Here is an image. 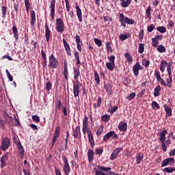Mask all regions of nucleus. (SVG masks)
Wrapping results in <instances>:
<instances>
[{"instance_id": "nucleus-41", "label": "nucleus", "mask_w": 175, "mask_h": 175, "mask_svg": "<svg viewBox=\"0 0 175 175\" xmlns=\"http://www.w3.org/2000/svg\"><path fill=\"white\" fill-rule=\"evenodd\" d=\"M163 172H165V173H173V172H175V167H165L163 170Z\"/></svg>"}, {"instance_id": "nucleus-44", "label": "nucleus", "mask_w": 175, "mask_h": 175, "mask_svg": "<svg viewBox=\"0 0 175 175\" xmlns=\"http://www.w3.org/2000/svg\"><path fill=\"white\" fill-rule=\"evenodd\" d=\"M139 47L138 53H139V54H143V53H144V44H139Z\"/></svg>"}, {"instance_id": "nucleus-26", "label": "nucleus", "mask_w": 175, "mask_h": 175, "mask_svg": "<svg viewBox=\"0 0 175 175\" xmlns=\"http://www.w3.org/2000/svg\"><path fill=\"white\" fill-rule=\"evenodd\" d=\"M94 151L91 149L88 150V162L90 163H91V162H92V161H94Z\"/></svg>"}, {"instance_id": "nucleus-9", "label": "nucleus", "mask_w": 175, "mask_h": 175, "mask_svg": "<svg viewBox=\"0 0 175 175\" xmlns=\"http://www.w3.org/2000/svg\"><path fill=\"white\" fill-rule=\"evenodd\" d=\"M167 165H170V166H173V165H174V158L170 157L165 159L161 163V167L167 166Z\"/></svg>"}, {"instance_id": "nucleus-3", "label": "nucleus", "mask_w": 175, "mask_h": 175, "mask_svg": "<svg viewBox=\"0 0 175 175\" xmlns=\"http://www.w3.org/2000/svg\"><path fill=\"white\" fill-rule=\"evenodd\" d=\"M59 64V63L58 62V59H57L55 56H54V54L52 53L49 57V68L51 69H57L58 68Z\"/></svg>"}, {"instance_id": "nucleus-61", "label": "nucleus", "mask_w": 175, "mask_h": 175, "mask_svg": "<svg viewBox=\"0 0 175 175\" xmlns=\"http://www.w3.org/2000/svg\"><path fill=\"white\" fill-rule=\"evenodd\" d=\"M62 111L64 113V116H65V117L68 116V110L66 109V107L62 106Z\"/></svg>"}, {"instance_id": "nucleus-55", "label": "nucleus", "mask_w": 175, "mask_h": 175, "mask_svg": "<svg viewBox=\"0 0 175 175\" xmlns=\"http://www.w3.org/2000/svg\"><path fill=\"white\" fill-rule=\"evenodd\" d=\"M144 38V30L142 29L139 33V40H143V38Z\"/></svg>"}, {"instance_id": "nucleus-56", "label": "nucleus", "mask_w": 175, "mask_h": 175, "mask_svg": "<svg viewBox=\"0 0 175 175\" xmlns=\"http://www.w3.org/2000/svg\"><path fill=\"white\" fill-rule=\"evenodd\" d=\"M110 139V132H108L103 137V142H107Z\"/></svg>"}, {"instance_id": "nucleus-45", "label": "nucleus", "mask_w": 175, "mask_h": 175, "mask_svg": "<svg viewBox=\"0 0 175 175\" xmlns=\"http://www.w3.org/2000/svg\"><path fill=\"white\" fill-rule=\"evenodd\" d=\"M157 29L160 32V33H165L166 32V28L165 26L158 27Z\"/></svg>"}, {"instance_id": "nucleus-23", "label": "nucleus", "mask_w": 175, "mask_h": 175, "mask_svg": "<svg viewBox=\"0 0 175 175\" xmlns=\"http://www.w3.org/2000/svg\"><path fill=\"white\" fill-rule=\"evenodd\" d=\"M118 129L121 132H126L128 131V124L124 122H120L118 125Z\"/></svg>"}, {"instance_id": "nucleus-20", "label": "nucleus", "mask_w": 175, "mask_h": 175, "mask_svg": "<svg viewBox=\"0 0 175 175\" xmlns=\"http://www.w3.org/2000/svg\"><path fill=\"white\" fill-rule=\"evenodd\" d=\"M41 55L42 57V68L43 69H47V56L43 49L41 50Z\"/></svg>"}, {"instance_id": "nucleus-37", "label": "nucleus", "mask_w": 175, "mask_h": 175, "mask_svg": "<svg viewBox=\"0 0 175 175\" xmlns=\"http://www.w3.org/2000/svg\"><path fill=\"white\" fill-rule=\"evenodd\" d=\"M94 80L97 85L100 84V79L99 78V74H98V71H94Z\"/></svg>"}, {"instance_id": "nucleus-25", "label": "nucleus", "mask_w": 175, "mask_h": 175, "mask_svg": "<svg viewBox=\"0 0 175 175\" xmlns=\"http://www.w3.org/2000/svg\"><path fill=\"white\" fill-rule=\"evenodd\" d=\"M75 40H76V43H77V50L81 52V40L80 39V36L76 35Z\"/></svg>"}, {"instance_id": "nucleus-57", "label": "nucleus", "mask_w": 175, "mask_h": 175, "mask_svg": "<svg viewBox=\"0 0 175 175\" xmlns=\"http://www.w3.org/2000/svg\"><path fill=\"white\" fill-rule=\"evenodd\" d=\"M116 110H118V106H114L112 108H111V109H110V114H111V116L113 113H116Z\"/></svg>"}, {"instance_id": "nucleus-38", "label": "nucleus", "mask_w": 175, "mask_h": 175, "mask_svg": "<svg viewBox=\"0 0 175 175\" xmlns=\"http://www.w3.org/2000/svg\"><path fill=\"white\" fill-rule=\"evenodd\" d=\"M25 7L27 13H29V9H31V3L29 2V0H25Z\"/></svg>"}, {"instance_id": "nucleus-49", "label": "nucleus", "mask_w": 175, "mask_h": 175, "mask_svg": "<svg viewBox=\"0 0 175 175\" xmlns=\"http://www.w3.org/2000/svg\"><path fill=\"white\" fill-rule=\"evenodd\" d=\"M102 132H103V126H98V130L96 133V135L97 136H100V135H102Z\"/></svg>"}, {"instance_id": "nucleus-42", "label": "nucleus", "mask_w": 175, "mask_h": 175, "mask_svg": "<svg viewBox=\"0 0 175 175\" xmlns=\"http://www.w3.org/2000/svg\"><path fill=\"white\" fill-rule=\"evenodd\" d=\"M157 51H159V53H166V48H165V46L160 44L157 47Z\"/></svg>"}, {"instance_id": "nucleus-28", "label": "nucleus", "mask_w": 175, "mask_h": 175, "mask_svg": "<svg viewBox=\"0 0 175 175\" xmlns=\"http://www.w3.org/2000/svg\"><path fill=\"white\" fill-rule=\"evenodd\" d=\"M167 66V62L162 59L161 61V66H160V70L163 73L165 72V69H166V67Z\"/></svg>"}, {"instance_id": "nucleus-46", "label": "nucleus", "mask_w": 175, "mask_h": 175, "mask_svg": "<svg viewBox=\"0 0 175 175\" xmlns=\"http://www.w3.org/2000/svg\"><path fill=\"white\" fill-rule=\"evenodd\" d=\"M101 120L104 122H107L110 120V116L107 114L101 116Z\"/></svg>"}, {"instance_id": "nucleus-10", "label": "nucleus", "mask_w": 175, "mask_h": 175, "mask_svg": "<svg viewBox=\"0 0 175 175\" xmlns=\"http://www.w3.org/2000/svg\"><path fill=\"white\" fill-rule=\"evenodd\" d=\"M9 159V152H6L5 154H3L0 160V166L1 169H3L7 165L6 161Z\"/></svg>"}, {"instance_id": "nucleus-53", "label": "nucleus", "mask_w": 175, "mask_h": 175, "mask_svg": "<svg viewBox=\"0 0 175 175\" xmlns=\"http://www.w3.org/2000/svg\"><path fill=\"white\" fill-rule=\"evenodd\" d=\"M6 11H7L6 7L3 6L1 8V12H2V17L3 18H6Z\"/></svg>"}, {"instance_id": "nucleus-22", "label": "nucleus", "mask_w": 175, "mask_h": 175, "mask_svg": "<svg viewBox=\"0 0 175 175\" xmlns=\"http://www.w3.org/2000/svg\"><path fill=\"white\" fill-rule=\"evenodd\" d=\"M88 129V118L87 116H85L83 120V129H82L83 135H85V133H87Z\"/></svg>"}, {"instance_id": "nucleus-63", "label": "nucleus", "mask_w": 175, "mask_h": 175, "mask_svg": "<svg viewBox=\"0 0 175 175\" xmlns=\"http://www.w3.org/2000/svg\"><path fill=\"white\" fill-rule=\"evenodd\" d=\"M51 87H53V85L51 84V82L46 83V89L49 91V90H51Z\"/></svg>"}, {"instance_id": "nucleus-31", "label": "nucleus", "mask_w": 175, "mask_h": 175, "mask_svg": "<svg viewBox=\"0 0 175 175\" xmlns=\"http://www.w3.org/2000/svg\"><path fill=\"white\" fill-rule=\"evenodd\" d=\"M12 31L15 40H18V30L17 29V27L16 25L12 26Z\"/></svg>"}, {"instance_id": "nucleus-54", "label": "nucleus", "mask_w": 175, "mask_h": 175, "mask_svg": "<svg viewBox=\"0 0 175 175\" xmlns=\"http://www.w3.org/2000/svg\"><path fill=\"white\" fill-rule=\"evenodd\" d=\"M136 98V93L133 92L131 93L130 95L127 97L128 100H131L132 99H135Z\"/></svg>"}, {"instance_id": "nucleus-39", "label": "nucleus", "mask_w": 175, "mask_h": 175, "mask_svg": "<svg viewBox=\"0 0 175 175\" xmlns=\"http://www.w3.org/2000/svg\"><path fill=\"white\" fill-rule=\"evenodd\" d=\"M162 90L161 88V85H158L155 88H154V96H159V92Z\"/></svg>"}, {"instance_id": "nucleus-11", "label": "nucleus", "mask_w": 175, "mask_h": 175, "mask_svg": "<svg viewBox=\"0 0 175 175\" xmlns=\"http://www.w3.org/2000/svg\"><path fill=\"white\" fill-rule=\"evenodd\" d=\"M142 69H143V66L140 65V63H139V62H137L133 67V71L136 77L139 76V70H142Z\"/></svg>"}, {"instance_id": "nucleus-51", "label": "nucleus", "mask_w": 175, "mask_h": 175, "mask_svg": "<svg viewBox=\"0 0 175 175\" xmlns=\"http://www.w3.org/2000/svg\"><path fill=\"white\" fill-rule=\"evenodd\" d=\"M152 107L153 109H161V106H159V104H158V103H157V101H152Z\"/></svg>"}, {"instance_id": "nucleus-14", "label": "nucleus", "mask_w": 175, "mask_h": 175, "mask_svg": "<svg viewBox=\"0 0 175 175\" xmlns=\"http://www.w3.org/2000/svg\"><path fill=\"white\" fill-rule=\"evenodd\" d=\"M45 38L47 43L50 42V36H51V31L50 30V27H49V25L47 23H45Z\"/></svg>"}, {"instance_id": "nucleus-36", "label": "nucleus", "mask_w": 175, "mask_h": 175, "mask_svg": "<svg viewBox=\"0 0 175 175\" xmlns=\"http://www.w3.org/2000/svg\"><path fill=\"white\" fill-rule=\"evenodd\" d=\"M120 2H122L121 5L122 8H128V6L131 5V2H132V0H120Z\"/></svg>"}, {"instance_id": "nucleus-64", "label": "nucleus", "mask_w": 175, "mask_h": 175, "mask_svg": "<svg viewBox=\"0 0 175 175\" xmlns=\"http://www.w3.org/2000/svg\"><path fill=\"white\" fill-rule=\"evenodd\" d=\"M55 175H62L59 169H58L57 167H55Z\"/></svg>"}, {"instance_id": "nucleus-8", "label": "nucleus", "mask_w": 175, "mask_h": 175, "mask_svg": "<svg viewBox=\"0 0 175 175\" xmlns=\"http://www.w3.org/2000/svg\"><path fill=\"white\" fill-rule=\"evenodd\" d=\"M59 135H61V126H57L55 128L54 136L51 143V148L54 147V144H55V142H57V139L59 137Z\"/></svg>"}, {"instance_id": "nucleus-43", "label": "nucleus", "mask_w": 175, "mask_h": 175, "mask_svg": "<svg viewBox=\"0 0 175 175\" xmlns=\"http://www.w3.org/2000/svg\"><path fill=\"white\" fill-rule=\"evenodd\" d=\"M55 105L56 109H58V110H61L62 107V102L61 101V99L56 100Z\"/></svg>"}, {"instance_id": "nucleus-33", "label": "nucleus", "mask_w": 175, "mask_h": 175, "mask_svg": "<svg viewBox=\"0 0 175 175\" xmlns=\"http://www.w3.org/2000/svg\"><path fill=\"white\" fill-rule=\"evenodd\" d=\"M164 109L166 113V117H172V108L169 107L167 104L164 105Z\"/></svg>"}, {"instance_id": "nucleus-12", "label": "nucleus", "mask_w": 175, "mask_h": 175, "mask_svg": "<svg viewBox=\"0 0 175 175\" xmlns=\"http://www.w3.org/2000/svg\"><path fill=\"white\" fill-rule=\"evenodd\" d=\"M80 82L77 81V83L73 84V94L75 98H77L80 94Z\"/></svg>"}, {"instance_id": "nucleus-24", "label": "nucleus", "mask_w": 175, "mask_h": 175, "mask_svg": "<svg viewBox=\"0 0 175 175\" xmlns=\"http://www.w3.org/2000/svg\"><path fill=\"white\" fill-rule=\"evenodd\" d=\"M35 24H36V15L35 14V11H31V22L30 25L31 27H35Z\"/></svg>"}, {"instance_id": "nucleus-40", "label": "nucleus", "mask_w": 175, "mask_h": 175, "mask_svg": "<svg viewBox=\"0 0 175 175\" xmlns=\"http://www.w3.org/2000/svg\"><path fill=\"white\" fill-rule=\"evenodd\" d=\"M169 78L166 79L167 83V87L170 88L172 87V83H173V78L172 77V75H168Z\"/></svg>"}, {"instance_id": "nucleus-15", "label": "nucleus", "mask_w": 175, "mask_h": 175, "mask_svg": "<svg viewBox=\"0 0 175 175\" xmlns=\"http://www.w3.org/2000/svg\"><path fill=\"white\" fill-rule=\"evenodd\" d=\"M50 8L51 20H54L55 17V0H52Z\"/></svg>"}, {"instance_id": "nucleus-4", "label": "nucleus", "mask_w": 175, "mask_h": 175, "mask_svg": "<svg viewBox=\"0 0 175 175\" xmlns=\"http://www.w3.org/2000/svg\"><path fill=\"white\" fill-rule=\"evenodd\" d=\"M56 31L59 33H62L65 31V24L62 18H59L56 20Z\"/></svg>"}, {"instance_id": "nucleus-5", "label": "nucleus", "mask_w": 175, "mask_h": 175, "mask_svg": "<svg viewBox=\"0 0 175 175\" xmlns=\"http://www.w3.org/2000/svg\"><path fill=\"white\" fill-rule=\"evenodd\" d=\"M62 158L64 163L63 166L64 174L69 175V173H70V165H69V161H68V158H66V156H62Z\"/></svg>"}, {"instance_id": "nucleus-50", "label": "nucleus", "mask_w": 175, "mask_h": 175, "mask_svg": "<svg viewBox=\"0 0 175 175\" xmlns=\"http://www.w3.org/2000/svg\"><path fill=\"white\" fill-rule=\"evenodd\" d=\"M31 118L33 121H35L38 124V122H40V118L38 115H33L31 116Z\"/></svg>"}, {"instance_id": "nucleus-30", "label": "nucleus", "mask_w": 175, "mask_h": 175, "mask_svg": "<svg viewBox=\"0 0 175 175\" xmlns=\"http://www.w3.org/2000/svg\"><path fill=\"white\" fill-rule=\"evenodd\" d=\"M102 105V97L98 96L96 103L93 104L94 109H98Z\"/></svg>"}, {"instance_id": "nucleus-18", "label": "nucleus", "mask_w": 175, "mask_h": 175, "mask_svg": "<svg viewBox=\"0 0 175 175\" xmlns=\"http://www.w3.org/2000/svg\"><path fill=\"white\" fill-rule=\"evenodd\" d=\"M88 138L92 148H94L95 147V140H94V135H92L91 131H88Z\"/></svg>"}, {"instance_id": "nucleus-35", "label": "nucleus", "mask_w": 175, "mask_h": 175, "mask_svg": "<svg viewBox=\"0 0 175 175\" xmlns=\"http://www.w3.org/2000/svg\"><path fill=\"white\" fill-rule=\"evenodd\" d=\"M151 10H152L151 5H148L146 10V17L148 18V20H151Z\"/></svg>"}, {"instance_id": "nucleus-60", "label": "nucleus", "mask_w": 175, "mask_h": 175, "mask_svg": "<svg viewBox=\"0 0 175 175\" xmlns=\"http://www.w3.org/2000/svg\"><path fill=\"white\" fill-rule=\"evenodd\" d=\"M167 72L168 76H172V66H167Z\"/></svg>"}, {"instance_id": "nucleus-17", "label": "nucleus", "mask_w": 175, "mask_h": 175, "mask_svg": "<svg viewBox=\"0 0 175 175\" xmlns=\"http://www.w3.org/2000/svg\"><path fill=\"white\" fill-rule=\"evenodd\" d=\"M72 136L76 139H80L81 137V132L80 131V126H77L75 129H72Z\"/></svg>"}, {"instance_id": "nucleus-58", "label": "nucleus", "mask_w": 175, "mask_h": 175, "mask_svg": "<svg viewBox=\"0 0 175 175\" xmlns=\"http://www.w3.org/2000/svg\"><path fill=\"white\" fill-rule=\"evenodd\" d=\"M94 42L97 44L98 47H100L102 46V40L98 38H94Z\"/></svg>"}, {"instance_id": "nucleus-6", "label": "nucleus", "mask_w": 175, "mask_h": 175, "mask_svg": "<svg viewBox=\"0 0 175 175\" xmlns=\"http://www.w3.org/2000/svg\"><path fill=\"white\" fill-rule=\"evenodd\" d=\"M107 170H110V167H106L97 165L96 167L94 168V172H95L96 175H107L105 174V172H107Z\"/></svg>"}, {"instance_id": "nucleus-2", "label": "nucleus", "mask_w": 175, "mask_h": 175, "mask_svg": "<svg viewBox=\"0 0 175 175\" xmlns=\"http://www.w3.org/2000/svg\"><path fill=\"white\" fill-rule=\"evenodd\" d=\"M119 21L124 28L126 27V24H129V25H133V24H135V20L125 16L123 13L120 14Z\"/></svg>"}, {"instance_id": "nucleus-52", "label": "nucleus", "mask_w": 175, "mask_h": 175, "mask_svg": "<svg viewBox=\"0 0 175 175\" xmlns=\"http://www.w3.org/2000/svg\"><path fill=\"white\" fill-rule=\"evenodd\" d=\"M158 44H159V42L157 41L156 39H154V38H152V46L153 47H158Z\"/></svg>"}, {"instance_id": "nucleus-59", "label": "nucleus", "mask_w": 175, "mask_h": 175, "mask_svg": "<svg viewBox=\"0 0 175 175\" xmlns=\"http://www.w3.org/2000/svg\"><path fill=\"white\" fill-rule=\"evenodd\" d=\"M155 29V25L151 24L148 27V31L149 32H152Z\"/></svg>"}, {"instance_id": "nucleus-47", "label": "nucleus", "mask_w": 175, "mask_h": 175, "mask_svg": "<svg viewBox=\"0 0 175 175\" xmlns=\"http://www.w3.org/2000/svg\"><path fill=\"white\" fill-rule=\"evenodd\" d=\"M124 57L126 58L128 62H132V61H133L132 56H131V54L128 52L125 53Z\"/></svg>"}, {"instance_id": "nucleus-1", "label": "nucleus", "mask_w": 175, "mask_h": 175, "mask_svg": "<svg viewBox=\"0 0 175 175\" xmlns=\"http://www.w3.org/2000/svg\"><path fill=\"white\" fill-rule=\"evenodd\" d=\"M166 135H167V130L164 129L162 132L159 133L158 135L159 136V140L161 143L162 150L164 152L167 151V146L165 143L166 142Z\"/></svg>"}, {"instance_id": "nucleus-13", "label": "nucleus", "mask_w": 175, "mask_h": 175, "mask_svg": "<svg viewBox=\"0 0 175 175\" xmlns=\"http://www.w3.org/2000/svg\"><path fill=\"white\" fill-rule=\"evenodd\" d=\"M17 148L18 150V157L21 159H23V158H24V148L23 147L20 140L17 142Z\"/></svg>"}, {"instance_id": "nucleus-62", "label": "nucleus", "mask_w": 175, "mask_h": 175, "mask_svg": "<svg viewBox=\"0 0 175 175\" xmlns=\"http://www.w3.org/2000/svg\"><path fill=\"white\" fill-rule=\"evenodd\" d=\"M163 38V36H162V35H157V36H156L154 38H154L156 40H157V41L159 42V40H162Z\"/></svg>"}, {"instance_id": "nucleus-7", "label": "nucleus", "mask_w": 175, "mask_h": 175, "mask_svg": "<svg viewBox=\"0 0 175 175\" xmlns=\"http://www.w3.org/2000/svg\"><path fill=\"white\" fill-rule=\"evenodd\" d=\"M9 146H10V139L8 137L2 138V143L0 147L1 150H2V151H6V150L9 148Z\"/></svg>"}, {"instance_id": "nucleus-21", "label": "nucleus", "mask_w": 175, "mask_h": 175, "mask_svg": "<svg viewBox=\"0 0 175 175\" xmlns=\"http://www.w3.org/2000/svg\"><path fill=\"white\" fill-rule=\"evenodd\" d=\"M63 44L67 55L72 57V50L70 49V46L69 44H68V42H66V40H65V38L63 39Z\"/></svg>"}, {"instance_id": "nucleus-29", "label": "nucleus", "mask_w": 175, "mask_h": 175, "mask_svg": "<svg viewBox=\"0 0 175 175\" xmlns=\"http://www.w3.org/2000/svg\"><path fill=\"white\" fill-rule=\"evenodd\" d=\"M144 158V155L143 154V153L142 152L138 153L136 157L137 165H139V163H142V161H143Z\"/></svg>"}, {"instance_id": "nucleus-16", "label": "nucleus", "mask_w": 175, "mask_h": 175, "mask_svg": "<svg viewBox=\"0 0 175 175\" xmlns=\"http://www.w3.org/2000/svg\"><path fill=\"white\" fill-rule=\"evenodd\" d=\"M121 151H122V147L115 149L111 154L110 159L111 161H113V159H116L118 157V154H120Z\"/></svg>"}, {"instance_id": "nucleus-19", "label": "nucleus", "mask_w": 175, "mask_h": 175, "mask_svg": "<svg viewBox=\"0 0 175 175\" xmlns=\"http://www.w3.org/2000/svg\"><path fill=\"white\" fill-rule=\"evenodd\" d=\"M75 9L79 23H83V12H81V9H80V7L77 4L75 5Z\"/></svg>"}, {"instance_id": "nucleus-34", "label": "nucleus", "mask_w": 175, "mask_h": 175, "mask_svg": "<svg viewBox=\"0 0 175 175\" xmlns=\"http://www.w3.org/2000/svg\"><path fill=\"white\" fill-rule=\"evenodd\" d=\"M73 70H74V79L75 80H77L79 79V76H80V69L74 67Z\"/></svg>"}, {"instance_id": "nucleus-32", "label": "nucleus", "mask_w": 175, "mask_h": 175, "mask_svg": "<svg viewBox=\"0 0 175 175\" xmlns=\"http://www.w3.org/2000/svg\"><path fill=\"white\" fill-rule=\"evenodd\" d=\"M114 59H116L115 55L110 56V70H113L116 68V64H114Z\"/></svg>"}, {"instance_id": "nucleus-48", "label": "nucleus", "mask_w": 175, "mask_h": 175, "mask_svg": "<svg viewBox=\"0 0 175 175\" xmlns=\"http://www.w3.org/2000/svg\"><path fill=\"white\" fill-rule=\"evenodd\" d=\"M129 36H131V35L129 33H126V34H121L120 36V39L122 40V41L124 40H126V39H128L129 38Z\"/></svg>"}, {"instance_id": "nucleus-27", "label": "nucleus", "mask_w": 175, "mask_h": 175, "mask_svg": "<svg viewBox=\"0 0 175 175\" xmlns=\"http://www.w3.org/2000/svg\"><path fill=\"white\" fill-rule=\"evenodd\" d=\"M62 75H64L65 80L68 81V75H69V72H68V64L66 62H64V67Z\"/></svg>"}]
</instances>
